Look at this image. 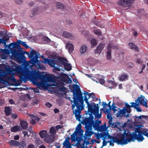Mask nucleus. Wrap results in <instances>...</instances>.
I'll return each instance as SVG.
<instances>
[{
  "mask_svg": "<svg viewBox=\"0 0 148 148\" xmlns=\"http://www.w3.org/2000/svg\"><path fill=\"white\" fill-rule=\"evenodd\" d=\"M25 68L22 71L23 75L26 77H30L34 85H36L38 88L47 89L49 86H57V83L54 82L53 79L48 75H42L40 74L38 71L31 69Z\"/></svg>",
  "mask_w": 148,
  "mask_h": 148,
  "instance_id": "1",
  "label": "nucleus"
},
{
  "mask_svg": "<svg viewBox=\"0 0 148 148\" xmlns=\"http://www.w3.org/2000/svg\"><path fill=\"white\" fill-rule=\"evenodd\" d=\"M143 125L138 126L135 129V132L132 133L130 132L125 131L124 132V136L128 137L127 140L129 142L134 141L137 140L138 142L142 141L144 139L143 134L148 137V130L146 128H143Z\"/></svg>",
  "mask_w": 148,
  "mask_h": 148,
  "instance_id": "2",
  "label": "nucleus"
},
{
  "mask_svg": "<svg viewBox=\"0 0 148 148\" xmlns=\"http://www.w3.org/2000/svg\"><path fill=\"white\" fill-rule=\"evenodd\" d=\"M84 94L85 95V101L87 104L88 108V112L91 113L95 115L96 118L99 119L101 116V113L99 114V107L98 104H96L92 102L89 103L88 102V99L91 97L93 99L96 97L93 93L90 94L85 91L84 92Z\"/></svg>",
  "mask_w": 148,
  "mask_h": 148,
  "instance_id": "3",
  "label": "nucleus"
},
{
  "mask_svg": "<svg viewBox=\"0 0 148 148\" xmlns=\"http://www.w3.org/2000/svg\"><path fill=\"white\" fill-rule=\"evenodd\" d=\"M73 100L71 101L72 104V109L73 110L75 106L77 109L73 111V113L75 115L77 120L80 121L81 117L80 115L81 110H82L83 107V101L81 100H78L74 92L73 93Z\"/></svg>",
  "mask_w": 148,
  "mask_h": 148,
  "instance_id": "4",
  "label": "nucleus"
},
{
  "mask_svg": "<svg viewBox=\"0 0 148 148\" xmlns=\"http://www.w3.org/2000/svg\"><path fill=\"white\" fill-rule=\"evenodd\" d=\"M17 71V69L15 65L12 66L11 67L8 65L3 64H0V71L5 72L8 76L7 80H11L12 81L16 80L14 77L15 72Z\"/></svg>",
  "mask_w": 148,
  "mask_h": 148,
  "instance_id": "5",
  "label": "nucleus"
},
{
  "mask_svg": "<svg viewBox=\"0 0 148 148\" xmlns=\"http://www.w3.org/2000/svg\"><path fill=\"white\" fill-rule=\"evenodd\" d=\"M38 55V52L35 50L32 51L30 53L28 54V57L32 59L28 63L31 69L34 66H36L38 69H40L44 68V67L41 63V61H39L37 59Z\"/></svg>",
  "mask_w": 148,
  "mask_h": 148,
  "instance_id": "6",
  "label": "nucleus"
},
{
  "mask_svg": "<svg viewBox=\"0 0 148 148\" xmlns=\"http://www.w3.org/2000/svg\"><path fill=\"white\" fill-rule=\"evenodd\" d=\"M125 107L122 109H120L116 107H113L112 108V110L114 113H115L116 116L117 117L121 116L123 115H125L126 117L128 116V115H125L127 113L131 112V106L127 103H125Z\"/></svg>",
  "mask_w": 148,
  "mask_h": 148,
  "instance_id": "7",
  "label": "nucleus"
},
{
  "mask_svg": "<svg viewBox=\"0 0 148 148\" xmlns=\"http://www.w3.org/2000/svg\"><path fill=\"white\" fill-rule=\"evenodd\" d=\"M88 113L89 116H88V118L86 119L87 123L90 125L92 126L95 130L97 129L98 128L99 125L101 123V121L96 120L95 123L93 121L94 117L93 116V115H94V114L91 113H89L88 112ZM94 115H95L94 114Z\"/></svg>",
  "mask_w": 148,
  "mask_h": 148,
  "instance_id": "8",
  "label": "nucleus"
},
{
  "mask_svg": "<svg viewBox=\"0 0 148 148\" xmlns=\"http://www.w3.org/2000/svg\"><path fill=\"white\" fill-rule=\"evenodd\" d=\"M108 138L110 139V141H108V143H110V146H114V143H116L118 145H126L129 143L127 140L128 137L126 139L122 140V139H117L113 137H111L110 135L108 136Z\"/></svg>",
  "mask_w": 148,
  "mask_h": 148,
  "instance_id": "9",
  "label": "nucleus"
},
{
  "mask_svg": "<svg viewBox=\"0 0 148 148\" xmlns=\"http://www.w3.org/2000/svg\"><path fill=\"white\" fill-rule=\"evenodd\" d=\"M39 134L40 137L44 139L45 141L48 143L52 142L54 137L52 135H49L47 132L46 130H42L39 132Z\"/></svg>",
  "mask_w": 148,
  "mask_h": 148,
  "instance_id": "10",
  "label": "nucleus"
},
{
  "mask_svg": "<svg viewBox=\"0 0 148 148\" xmlns=\"http://www.w3.org/2000/svg\"><path fill=\"white\" fill-rule=\"evenodd\" d=\"M80 131L82 132V133H83L84 131H82L81 129V125L79 123L76 127L75 130L71 135V138L73 141L75 142L77 140V132H80Z\"/></svg>",
  "mask_w": 148,
  "mask_h": 148,
  "instance_id": "11",
  "label": "nucleus"
},
{
  "mask_svg": "<svg viewBox=\"0 0 148 148\" xmlns=\"http://www.w3.org/2000/svg\"><path fill=\"white\" fill-rule=\"evenodd\" d=\"M113 47L114 49H117L116 46H113V44L111 43H109L107 46V51L106 59L108 60H110L112 58L111 49Z\"/></svg>",
  "mask_w": 148,
  "mask_h": 148,
  "instance_id": "12",
  "label": "nucleus"
},
{
  "mask_svg": "<svg viewBox=\"0 0 148 148\" xmlns=\"http://www.w3.org/2000/svg\"><path fill=\"white\" fill-rule=\"evenodd\" d=\"M147 100L144 96L141 95L140 97L138 98V99L135 101V103H139V104L142 105L146 107H147Z\"/></svg>",
  "mask_w": 148,
  "mask_h": 148,
  "instance_id": "13",
  "label": "nucleus"
},
{
  "mask_svg": "<svg viewBox=\"0 0 148 148\" xmlns=\"http://www.w3.org/2000/svg\"><path fill=\"white\" fill-rule=\"evenodd\" d=\"M42 63L45 64H48L51 67H53L54 68H57V67L56 66V64H55L56 62H57V61L54 60H52L47 59H45V61H41Z\"/></svg>",
  "mask_w": 148,
  "mask_h": 148,
  "instance_id": "14",
  "label": "nucleus"
},
{
  "mask_svg": "<svg viewBox=\"0 0 148 148\" xmlns=\"http://www.w3.org/2000/svg\"><path fill=\"white\" fill-rule=\"evenodd\" d=\"M65 47L66 49L69 52L71 53L73 52L74 47L72 43L70 42H68L66 43L65 44Z\"/></svg>",
  "mask_w": 148,
  "mask_h": 148,
  "instance_id": "15",
  "label": "nucleus"
},
{
  "mask_svg": "<svg viewBox=\"0 0 148 148\" xmlns=\"http://www.w3.org/2000/svg\"><path fill=\"white\" fill-rule=\"evenodd\" d=\"M9 55V52L7 49H1L0 51V56L3 59H6Z\"/></svg>",
  "mask_w": 148,
  "mask_h": 148,
  "instance_id": "16",
  "label": "nucleus"
},
{
  "mask_svg": "<svg viewBox=\"0 0 148 148\" xmlns=\"http://www.w3.org/2000/svg\"><path fill=\"white\" fill-rule=\"evenodd\" d=\"M70 138L69 137H66L65 140L63 143V147L65 148H72L71 145L69 142Z\"/></svg>",
  "mask_w": 148,
  "mask_h": 148,
  "instance_id": "17",
  "label": "nucleus"
},
{
  "mask_svg": "<svg viewBox=\"0 0 148 148\" xmlns=\"http://www.w3.org/2000/svg\"><path fill=\"white\" fill-rule=\"evenodd\" d=\"M105 46V44L103 43H101L97 47V49L95 50V53L98 55L100 54L102 50L104 48Z\"/></svg>",
  "mask_w": 148,
  "mask_h": 148,
  "instance_id": "18",
  "label": "nucleus"
},
{
  "mask_svg": "<svg viewBox=\"0 0 148 148\" xmlns=\"http://www.w3.org/2000/svg\"><path fill=\"white\" fill-rule=\"evenodd\" d=\"M88 49V47L86 45H83L81 46L79 51L80 55H83L86 53Z\"/></svg>",
  "mask_w": 148,
  "mask_h": 148,
  "instance_id": "19",
  "label": "nucleus"
},
{
  "mask_svg": "<svg viewBox=\"0 0 148 148\" xmlns=\"http://www.w3.org/2000/svg\"><path fill=\"white\" fill-rule=\"evenodd\" d=\"M29 115L31 117V123L32 124L34 125L36 124V122L38 121L40 119V118L36 116H34L33 115Z\"/></svg>",
  "mask_w": 148,
  "mask_h": 148,
  "instance_id": "20",
  "label": "nucleus"
},
{
  "mask_svg": "<svg viewBox=\"0 0 148 148\" xmlns=\"http://www.w3.org/2000/svg\"><path fill=\"white\" fill-rule=\"evenodd\" d=\"M130 103L132 104V106H130L131 107L134 108L136 109L137 111L138 112H141L142 110L140 108V107H139V103H135L134 102L131 103Z\"/></svg>",
  "mask_w": 148,
  "mask_h": 148,
  "instance_id": "21",
  "label": "nucleus"
},
{
  "mask_svg": "<svg viewBox=\"0 0 148 148\" xmlns=\"http://www.w3.org/2000/svg\"><path fill=\"white\" fill-rule=\"evenodd\" d=\"M63 36L65 38H70L72 40L74 38V36L71 34L66 31L63 32Z\"/></svg>",
  "mask_w": 148,
  "mask_h": 148,
  "instance_id": "22",
  "label": "nucleus"
},
{
  "mask_svg": "<svg viewBox=\"0 0 148 148\" xmlns=\"http://www.w3.org/2000/svg\"><path fill=\"white\" fill-rule=\"evenodd\" d=\"M11 130L12 132H16L22 130L20 125H16L12 127Z\"/></svg>",
  "mask_w": 148,
  "mask_h": 148,
  "instance_id": "23",
  "label": "nucleus"
},
{
  "mask_svg": "<svg viewBox=\"0 0 148 148\" xmlns=\"http://www.w3.org/2000/svg\"><path fill=\"white\" fill-rule=\"evenodd\" d=\"M20 126L21 128V130L26 129L28 125L27 122L25 121H21L20 123Z\"/></svg>",
  "mask_w": 148,
  "mask_h": 148,
  "instance_id": "24",
  "label": "nucleus"
},
{
  "mask_svg": "<svg viewBox=\"0 0 148 148\" xmlns=\"http://www.w3.org/2000/svg\"><path fill=\"white\" fill-rule=\"evenodd\" d=\"M94 134V133L92 131H86L85 134V138H90L91 135Z\"/></svg>",
  "mask_w": 148,
  "mask_h": 148,
  "instance_id": "25",
  "label": "nucleus"
},
{
  "mask_svg": "<svg viewBox=\"0 0 148 148\" xmlns=\"http://www.w3.org/2000/svg\"><path fill=\"white\" fill-rule=\"evenodd\" d=\"M109 124L110 126H111L112 128L117 127V126L120 124V122H113L112 120L111 122H109Z\"/></svg>",
  "mask_w": 148,
  "mask_h": 148,
  "instance_id": "26",
  "label": "nucleus"
},
{
  "mask_svg": "<svg viewBox=\"0 0 148 148\" xmlns=\"http://www.w3.org/2000/svg\"><path fill=\"white\" fill-rule=\"evenodd\" d=\"M63 64L65 68L68 71H69L71 69V64L68 63L67 61H66V62H63Z\"/></svg>",
  "mask_w": 148,
  "mask_h": 148,
  "instance_id": "27",
  "label": "nucleus"
},
{
  "mask_svg": "<svg viewBox=\"0 0 148 148\" xmlns=\"http://www.w3.org/2000/svg\"><path fill=\"white\" fill-rule=\"evenodd\" d=\"M119 5H122L124 7H128L126 0H120L118 3Z\"/></svg>",
  "mask_w": 148,
  "mask_h": 148,
  "instance_id": "28",
  "label": "nucleus"
},
{
  "mask_svg": "<svg viewBox=\"0 0 148 148\" xmlns=\"http://www.w3.org/2000/svg\"><path fill=\"white\" fill-rule=\"evenodd\" d=\"M5 111L6 115H10L12 112V109L10 107H6L5 109Z\"/></svg>",
  "mask_w": 148,
  "mask_h": 148,
  "instance_id": "29",
  "label": "nucleus"
},
{
  "mask_svg": "<svg viewBox=\"0 0 148 148\" xmlns=\"http://www.w3.org/2000/svg\"><path fill=\"white\" fill-rule=\"evenodd\" d=\"M128 76L127 75L123 74L119 77V80L121 81H123L128 79Z\"/></svg>",
  "mask_w": 148,
  "mask_h": 148,
  "instance_id": "30",
  "label": "nucleus"
},
{
  "mask_svg": "<svg viewBox=\"0 0 148 148\" xmlns=\"http://www.w3.org/2000/svg\"><path fill=\"white\" fill-rule=\"evenodd\" d=\"M49 132L51 134L50 135L53 136L54 138V135L56 133V129L55 127H51L49 130Z\"/></svg>",
  "mask_w": 148,
  "mask_h": 148,
  "instance_id": "31",
  "label": "nucleus"
},
{
  "mask_svg": "<svg viewBox=\"0 0 148 148\" xmlns=\"http://www.w3.org/2000/svg\"><path fill=\"white\" fill-rule=\"evenodd\" d=\"M130 48L134 50H136V51H138V47L132 43H130L128 44Z\"/></svg>",
  "mask_w": 148,
  "mask_h": 148,
  "instance_id": "32",
  "label": "nucleus"
},
{
  "mask_svg": "<svg viewBox=\"0 0 148 148\" xmlns=\"http://www.w3.org/2000/svg\"><path fill=\"white\" fill-rule=\"evenodd\" d=\"M9 143L11 145H18L20 144V143L17 141H15L12 140L9 142Z\"/></svg>",
  "mask_w": 148,
  "mask_h": 148,
  "instance_id": "33",
  "label": "nucleus"
},
{
  "mask_svg": "<svg viewBox=\"0 0 148 148\" xmlns=\"http://www.w3.org/2000/svg\"><path fill=\"white\" fill-rule=\"evenodd\" d=\"M17 42L18 44L22 45L23 46L25 47L26 48L28 47V46L26 43L25 42H23L20 40H17Z\"/></svg>",
  "mask_w": 148,
  "mask_h": 148,
  "instance_id": "34",
  "label": "nucleus"
},
{
  "mask_svg": "<svg viewBox=\"0 0 148 148\" xmlns=\"http://www.w3.org/2000/svg\"><path fill=\"white\" fill-rule=\"evenodd\" d=\"M91 44L92 46H95L97 44V42L96 40L94 38H92L90 41Z\"/></svg>",
  "mask_w": 148,
  "mask_h": 148,
  "instance_id": "35",
  "label": "nucleus"
},
{
  "mask_svg": "<svg viewBox=\"0 0 148 148\" xmlns=\"http://www.w3.org/2000/svg\"><path fill=\"white\" fill-rule=\"evenodd\" d=\"M56 6L58 8L62 9L64 8L63 5L61 3L57 2L56 3Z\"/></svg>",
  "mask_w": 148,
  "mask_h": 148,
  "instance_id": "36",
  "label": "nucleus"
},
{
  "mask_svg": "<svg viewBox=\"0 0 148 148\" xmlns=\"http://www.w3.org/2000/svg\"><path fill=\"white\" fill-rule=\"evenodd\" d=\"M59 64L60 63L57 62H57H56L55 64V65L56 64V66L57 67V68H54V69L58 71H60L61 69L60 68V66Z\"/></svg>",
  "mask_w": 148,
  "mask_h": 148,
  "instance_id": "37",
  "label": "nucleus"
},
{
  "mask_svg": "<svg viewBox=\"0 0 148 148\" xmlns=\"http://www.w3.org/2000/svg\"><path fill=\"white\" fill-rule=\"evenodd\" d=\"M23 133L24 134V137L25 138H28L30 136V134H28V132L27 131H23Z\"/></svg>",
  "mask_w": 148,
  "mask_h": 148,
  "instance_id": "38",
  "label": "nucleus"
},
{
  "mask_svg": "<svg viewBox=\"0 0 148 148\" xmlns=\"http://www.w3.org/2000/svg\"><path fill=\"white\" fill-rule=\"evenodd\" d=\"M134 2V0H129L127 1V5L128 7H129L131 4Z\"/></svg>",
  "mask_w": 148,
  "mask_h": 148,
  "instance_id": "39",
  "label": "nucleus"
},
{
  "mask_svg": "<svg viewBox=\"0 0 148 148\" xmlns=\"http://www.w3.org/2000/svg\"><path fill=\"white\" fill-rule=\"evenodd\" d=\"M94 33L98 36L101 35V32L99 30H94Z\"/></svg>",
  "mask_w": 148,
  "mask_h": 148,
  "instance_id": "40",
  "label": "nucleus"
},
{
  "mask_svg": "<svg viewBox=\"0 0 148 148\" xmlns=\"http://www.w3.org/2000/svg\"><path fill=\"white\" fill-rule=\"evenodd\" d=\"M7 40L6 39L0 38V42L1 43L4 44L5 45V44L7 42Z\"/></svg>",
  "mask_w": 148,
  "mask_h": 148,
  "instance_id": "41",
  "label": "nucleus"
},
{
  "mask_svg": "<svg viewBox=\"0 0 148 148\" xmlns=\"http://www.w3.org/2000/svg\"><path fill=\"white\" fill-rule=\"evenodd\" d=\"M106 127L101 125L99 127V130L100 131L103 132L105 130Z\"/></svg>",
  "mask_w": 148,
  "mask_h": 148,
  "instance_id": "42",
  "label": "nucleus"
},
{
  "mask_svg": "<svg viewBox=\"0 0 148 148\" xmlns=\"http://www.w3.org/2000/svg\"><path fill=\"white\" fill-rule=\"evenodd\" d=\"M50 56H51L50 57V58H53L54 59H56L57 57L56 54L55 53H52L51 54Z\"/></svg>",
  "mask_w": 148,
  "mask_h": 148,
  "instance_id": "43",
  "label": "nucleus"
},
{
  "mask_svg": "<svg viewBox=\"0 0 148 148\" xmlns=\"http://www.w3.org/2000/svg\"><path fill=\"white\" fill-rule=\"evenodd\" d=\"M26 144L25 142L24 141H23L21 142L19 145H20V146L22 147H24L26 146Z\"/></svg>",
  "mask_w": 148,
  "mask_h": 148,
  "instance_id": "44",
  "label": "nucleus"
},
{
  "mask_svg": "<svg viewBox=\"0 0 148 148\" xmlns=\"http://www.w3.org/2000/svg\"><path fill=\"white\" fill-rule=\"evenodd\" d=\"M105 114H110V110L109 109H104L103 110Z\"/></svg>",
  "mask_w": 148,
  "mask_h": 148,
  "instance_id": "45",
  "label": "nucleus"
},
{
  "mask_svg": "<svg viewBox=\"0 0 148 148\" xmlns=\"http://www.w3.org/2000/svg\"><path fill=\"white\" fill-rule=\"evenodd\" d=\"M107 118L109 119V122L110 121L111 122V121L112 120V118L111 116V115L110 114H108L107 116Z\"/></svg>",
  "mask_w": 148,
  "mask_h": 148,
  "instance_id": "46",
  "label": "nucleus"
},
{
  "mask_svg": "<svg viewBox=\"0 0 148 148\" xmlns=\"http://www.w3.org/2000/svg\"><path fill=\"white\" fill-rule=\"evenodd\" d=\"M43 40L47 42H49L50 41V40L47 37H44L42 38Z\"/></svg>",
  "mask_w": 148,
  "mask_h": 148,
  "instance_id": "47",
  "label": "nucleus"
},
{
  "mask_svg": "<svg viewBox=\"0 0 148 148\" xmlns=\"http://www.w3.org/2000/svg\"><path fill=\"white\" fill-rule=\"evenodd\" d=\"M12 118L13 119H16L17 117V114H13L11 115Z\"/></svg>",
  "mask_w": 148,
  "mask_h": 148,
  "instance_id": "48",
  "label": "nucleus"
},
{
  "mask_svg": "<svg viewBox=\"0 0 148 148\" xmlns=\"http://www.w3.org/2000/svg\"><path fill=\"white\" fill-rule=\"evenodd\" d=\"M108 143V141H106L105 140V139H103V140L102 143V147L106 146L107 145V143Z\"/></svg>",
  "mask_w": 148,
  "mask_h": 148,
  "instance_id": "49",
  "label": "nucleus"
},
{
  "mask_svg": "<svg viewBox=\"0 0 148 148\" xmlns=\"http://www.w3.org/2000/svg\"><path fill=\"white\" fill-rule=\"evenodd\" d=\"M107 82L109 83L110 84L112 85H114L115 84V82L114 81L108 79L107 80Z\"/></svg>",
  "mask_w": 148,
  "mask_h": 148,
  "instance_id": "50",
  "label": "nucleus"
},
{
  "mask_svg": "<svg viewBox=\"0 0 148 148\" xmlns=\"http://www.w3.org/2000/svg\"><path fill=\"white\" fill-rule=\"evenodd\" d=\"M17 4H20L22 3V0H14Z\"/></svg>",
  "mask_w": 148,
  "mask_h": 148,
  "instance_id": "51",
  "label": "nucleus"
},
{
  "mask_svg": "<svg viewBox=\"0 0 148 148\" xmlns=\"http://www.w3.org/2000/svg\"><path fill=\"white\" fill-rule=\"evenodd\" d=\"M99 82L101 84H103L104 83L105 81L103 79H100L99 80Z\"/></svg>",
  "mask_w": 148,
  "mask_h": 148,
  "instance_id": "52",
  "label": "nucleus"
},
{
  "mask_svg": "<svg viewBox=\"0 0 148 148\" xmlns=\"http://www.w3.org/2000/svg\"><path fill=\"white\" fill-rule=\"evenodd\" d=\"M95 137L97 139H99L100 138H101V136L100 134H98L95 133Z\"/></svg>",
  "mask_w": 148,
  "mask_h": 148,
  "instance_id": "53",
  "label": "nucleus"
},
{
  "mask_svg": "<svg viewBox=\"0 0 148 148\" xmlns=\"http://www.w3.org/2000/svg\"><path fill=\"white\" fill-rule=\"evenodd\" d=\"M27 148H35V146L34 145L30 144L28 145Z\"/></svg>",
  "mask_w": 148,
  "mask_h": 148,
  "instance_id": "54",
  "label": "nucleus"
},
{
  "mask_svg": "<svg viewBox=\"0 0 148 148\" xmlns=\"http://www.w3.org/2000/svg\"><path fill=\"white\" fill-rule=\"evenodd\" d=\"M9 102L11 104H14V102L12 99H9Z\"/></svg>",
  "mask_w": 148,
  "mask_h": 148,
  "instance_id": "55",
  "label": "nucleus"
},
{
  "mask_svg": "<svg viewBox=\"0 0 148 148\" xmlns=\"http://www.w3.org/2000/svg\"><path fill=\"white\" fill-rule=\"evenodd\" d=\"M35 143L36 144L38 145L40 143V141L39 139H37L36 140Z\"/></svg>",
  "mask_w": 148,
  "mask_h": 148,
  "instance_id": "56",
  "label": "nucleus"
},
{
  "mask_svg": "<svg viewBox=\"0 0 148 148\" xmlns=\"http://www.w3.org/2000/svg\"><path fill=\"white\" fill-rule=\"evenodd\" d=\"M37 12V11L36 9H34V10H33L32 12V14L34 16L35 14H36Z\"/></svg>",
  "mask_w": 148,
  "mask_h": 148,
  "instance_id": "57",
  "label": "nucleus"
},
{
  "mask_svg": "<svg viewBox=\"0 0 148 148\" xmlns=\"http://www.w3.org/2000/svg\"><path fill=\"white\" fill-rule=\"evenodd\" d=\"M142 61H143L141 59H137L136 62L139 64H140L142 63Z\"/></svg>",
  "mask_w": 148,
  "mask_h": 148,
  "instance_id": "58",
  "label": "nucleus"
},
{
  "mask_svg": "<svg viewBox=\"0 0 148 148\" xmlns=\"http://www.w3.org/2000/svg\"><path fill=\"white\" fill-rule=\"evenodd\" d=\"M32 127H29V128L28 131L30 132L31 133H33V132L32 130Z\"/></svg>",
  "mask_w": 148,
  "mask_h": 148,
  "instance_id": "59",
  "label": "nucleus"
},
{
  "mask_svg": "<svg viewBox=\"0 0 148 148\" xmlns=\"http://www.w3.org/2000/svg\"><path fill=\"white\" fill-rule=\"evenodd\" d=\"M19 138V136L18 135H16L14 136V139L15 140H18Z\"/></svg>",
  "mask_w": 148,
  "mask_h": 148,
  "instance_id": "60",
  "label": "nucleus"
},
{
  "mask_svg": "<svg viewBox=\"0 0 148 148\" xmlns=\"http://www.w3.org/2000/svg\"><path fill=\"white\" fill-rule=\"evenodd\" d=\"M55 127L56 129L58 130L59 129L61 128L62 126L60 125H58Z\"/></svg>",
  "mask_w": 148,
  "mask_h": 148,
  "instance_id": "61",
  "label": "nucleus"
},
{
  "mask_svg": "<svg viewBox=\"0 0 148 148\" xmlns=\"http://www.w3.org/2000/svg\"><path fill=\"white\" fill-rule=\"evenodd\" d=\"M46 106L48 108H50L51 106L52 105L49 103H48L46 104Z\"/></svg>",
  "mask_w": 148,
  "mask_h": 148,
  "instance_id": "62",
  "label": "nucleus"
},
{
  "mask_svg": "<svg viewBox=\"0 0 148 148\" xmlns=\"http://www.w3.org/2000/svg\"><path fill=\"white\" fill-rule=\"evenodd\" d=\"M4 103V101L3 100L0 99V106L2 105Z\"/></svg>",
  "mask_w": 148,
  "mask_h": 148,
  "instance_id": "63",
  "label": "nucleus"
},
{
  "mask_svg": "<svg viewBox=\"0 0 148 148\" xmlns=\"http://www.w3.org/2000/svg\"><path fill=\"white\" fill-rule=\"evenodd\" d=\"M34 91L35 93H38L39 92V90L38 89V88H35L34 89Z\"/></svg>",
  "mask_w": 148,
  "mask_h": 148,
  "instance_id": "64",
  "label": "nucleus"
}]
</instances>
